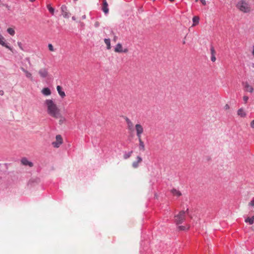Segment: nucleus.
<instances>
[{"instance_id": "1", "label": "nucleus", "mask_w": 254, "mask_h": 254, "mask_svg": "<svg viewBox=\"0 0 254 254\" xmlns=\"http://www.w3.org/2000/svg\"><path fill=\"white\" fill-rule=\"evenodd\" d=\"M47 114L51 117L59 120L60 125L66 122V119L61 113V110L53 99H47L44 102Z\"/></svg>"}, {"instance_id": "2", "label": "nucleus", "mask_w": 254, "mask_h": 254, "mask_svg": "<svg viewBox=\"0 0 254 254\" xmlns=\"http://www.w3.org/2000/svg\"><path fill=\"white\" fill-rule=\"evenodd\" d=\"M189 209H187L186 211L184 210L181 211L178 214L175 215L174 221L177 225L182 224L186 219V212H188Z\"/></svg>"}, {"instance_id": "3", "label": "nucleus", "mask_w": 254, "mask_h": 254, "mask_svg": "<svg viewBox=\"0 0 254 254\" xmlns=\"http://www.w3.org/2000/svg\"><path fill=\"white\" fill-rule=\"evenodd\" d=\"M237 7L241 11L247 13L251 11L249 4L244 0H241L237 4Z\"/></svg>"}, {"instance_id": "4", "label": "nucleus", "mask_w": 254, "mask_h": 254, "mask_svg": "<svg viewBox=\"0 0 254 254\" xmlns=\"http://www.w3.org/2000/svg\"><path fill=\"white\" fill-rule=\"evenodd\" d=\"M38 73L41 78H47L49 76L48 69L45 67L40 68L38 71Z\"/></svg>"}, {"instance_id": "5", "label": "nucleus", "mask_w": 254, "mask_h": 254, "mask_svg": "<svg viewBox=\"0 0 254 254\" xmlns=\"http://www.w3.org/2000/svg\"><path fill=\"white\" fill-rule=\"evenodd\" d=\"M135 129L137 138L141 137V135L144 131L142 126L139 124L135 125Z\"/></svg>"}, {"instance_id": "6", "label": "nucleus", "mask_w": 254, "mask_h": 254, "mask_svg": "<svg viewBox=\"0 0 254 254\" xmlns=\"http://www.w3.org/2000/svg\"><path fill=\"white\" fill-rule=\"evenodd\" d=\"M56 141L52 143L54 147L58 148L63 143V138L61 135H57L56 136Z\"/></svg>"}, {"instance_id": "7", "label": "nucleus", "mask_w": 254, "mask_h": 254, "mask_svg": "<svg viewBox=\"0 0 254 254\" xmlns=\"http://www.w3.org/2000/svg\"><path fill=\"white\" fill-rule=\"evenodd\" d=\"M61 9L62 14L63 15V16L65 18H68L70 16V13H69V12L67 10V7L64 5H63L61 6Z\"/></svg>"}, {"instance_id": "8", "label": "nucleus", "mask_w": 254, "mask_h": 254, "mask_svg": "<svg viewBox=\"0 0 254 254\" xmlns=\"http://www.w3.org/2000/svg\"><path fill=\"white\" fill-rule=\"evenodd\" d=\"M115 52L117 53H127L128 52V49L127 48L123 49L122 45L120 43H118L115 48Z\"/></svg>"}, {"instance_id": "9", "label": "nucleus", "mask_w": 254, "mask_h": 254, "mask_svg": "<svg viewBox=\"0 0 254 254\" xmlns=\"http://www.w3.org/2000/svg\"><path fill=\"white\" fill-rule=\"evenodd\" d=\"M125 121L127 124V128L128 130L130 131H133L134 130V125L133 123L127 117H126Z\"/></svg>"}, {"instance_id": "10", "label": "nucleus", "mask_w": 254, "mask_h": 254, "mask_svg": "<svg viewBox=\"0 0 254 254\" xmlns=\"http://www.w3.org/2000/svg\"><path fill=\"white\" fill-rule=\"evenodd\" d=\"M21 69L25 73V76L27 78L29 79L31 81L33 80V77L32 76V73L30 72H29L27 70L25 69L23 67H21Z\"/></svg>"}, {"instance_id": "11", "label": "nucleus", "mask_w": 254, "mask_h": 254, "mask_svg": "<svg viewBox=\"0 0 254 254\" xmlns=\"http://www.w3.org/2000/svg\"><path fill=\"white\" fill-rule=\"evenodd\" d=\"M4 37L0 34V45L2 46L5 47L11 51H12V49L11 47L8 46L4 41Z\"/></svg>"}, {"instance_id": "12", "label": "nucleus", "mask_w": 254, "mask_h": 254, "mask_svg": "<svg viewBox=\"0 0 254 254\" xmlns=\"http://www.w3.org/2000/svg\"><path fill=\"white\" fill-rule=\"evenodd\" d=\"M244 89L247 92L253 93L254 92L253 87L250 85L248 82H245L244 84Z\"/></svg>"}, {"instance_id": "13", "label": "nucleus", "mask_w": 254, "mask_h": 254, "mask_svg": "<svg viewBox=\"0 0 254 254\" xmlns=\"http://www.w3.org/2000/svg\"><path fill=\"white\" fill-rule=\"evenodd\" d=\"M41 93L43 95L46 96H49L52 94L50 89L48 87L43 88L41 90Z\"/></svg>"}, {"instance_id": "14", "label": "nucleus", "mask_w": 254, "mask_h": 254, "mask_svg": "<svg viewBox=\"0 0 254 254\" xmlns=\"http://www.w3.org/2000/svg\"><path fill=\"white\" fill-rule=\"evenodd\" d=\"M108 4L106 0H103V6H102V10L105 14H107L109 12V9L108 8Z\"/></svg>"}, {"instance_id": "15", "label": "nucleus", "mask_w": 254, "mask_h": 254, "mask_svg": "<svg viewBox=\"0 0 254 254\" xmlns=\"http://www.w3.org/2000/svg\"><path fill=\"white\" fill-rule=\"evenodd\" d=\"M57 91L59 94V95L62 98H64L65 97V92L62 90V87L58 85L57 86Z\"/></svg>"}, {"instance_id": "16", "label": "nucleus", "mask_w": 254, "mask_h": 254, "mask_svg": "<svg viewBox=\"0 0 254 254\" xmlns=\"http://www.w3.org/2000/svg\"><path fill=\"white\" fill-rule=\"evenodd\" d=\"M237 115L242 118H245L246 117L247 114L244 109L240 108L237 111Z\"/></svg>"}, {"instance_id": "17", "label": "nucleus", "mask_w": 254, "mask_h": 254, "mask_svg": "<svg viewBox=\"0 0 254 254\" xmlns=\"http://www.w3.org/2000/svg\"><path fill=\"white\" fill-rule=\"evenodd\" d=\"M139 141V149L140 150L144 151L145 150V145L144 144L143 141H142L141 137L138 138Z\"/></svg>"}, {"instance_id": "18", "label": "nucleus", "mask_w": 254, "mask_h": 254, "mask_svg": "<svg viewBox=\"0 0 254 254\" xmlns=\"http://www.w3.org/2000/svg\"><path fill=\"white\" fill-rule=\"evenodd\" d=\"M142 158L140 157L137 156V161H135V162H133L132 167L134 168H136L138 166L139 163H140L142 161Z\"/></svg>"}, {"instance_id": "19", "label": "nucleus", "mask_w": 254, "mask_h": 254, "mask_svg": "<svg viewBox=\"0 0 254 254\" xmlns=\"http://www.w3.org/2000/svg\"><path fill=\"white\" fill-rule=\"evenodd\" d=\"M171 192H172V193L174 195L177 196H178V197L182 195L181 192L179 190H176L175 189H172L171 190Z\"/></svg>"}, {"instance_id": "20", "label": "nucleus", "mask_w": 254, "mask_h": 254, "mask_svg": "<svg viewBox=\"0 0 254 254\" xmlns=\"http://www.w3.org/2000/svg\"><path fill=\"white\" fill-rule=\"evenodd\" d=\"M21 162L24 165H29L30 167L33 166L32 163L31 162H29L28 160H27L25 158L22 159L21 160Z\"/></svg>"}, {"instance_id": "21", "label": "nucleus", "mask_w": 254, "mask_h": 254, "mask_svg": "<svg viewBox=\"0 0 254 254\" xmlns=\"http://www.w3.org/2000/svg\"><path fill=\"white\" fill-rule=\"evenodd\" d=\"M199 18L197 16H195L192 18L193 24L192 26H194L199 23Z\"/></svg>"}, {"instance_id": "22", "label": "nucleus", "mask_w": 254, "mask_h": 254, "mask_svg": "<svg viewBox=\"0 0 254 254\" xmlns=\"http://www.w3.org/2000/svg\"><path fill=\"white\" fill-rule=\"evenodd\" d=\"M245 222L249 223V224L252 225L254 223V216H252L251 218L248 217L245 220Z\"/></svg>"}, {"instance_id": "23", "label": "nucleus", "mask_w": 254, "mask_h": 254, "mask_svg": "<svg viewBox=\"0 0 254 254\" xmlns=\"http://www.w3.org/2000/svg\"><path fill=\"white\" fill-rule=\"evenodd\" d=\"M104 42L107 46V49L110 50L111 48L110 39H105Z\"/></svg>"}, {"instance_id": "24", "label": "nucleus", "mask_w": 254, "mask_h": 254, "mask_svg": "<svg viewBox=\"0 0 254 254\" xmlns=\"http://www.w3.org/2000/svg\"><path fill=\"white\" fill-rule=\"evenodd\" d=\"M7 32L11 36H13L15 34V30L12 28H8L7 29Z\"/></svg>"}, {"instance_id": "25", "label": "nucleus", "mask_w": 254, "mask_h": 254, "mask_svg": "<svg viewBox=\"0 0 254 254\" xmlns=\"http://www.w3.org/2000/svg\"><path fill=\"white\" fill-rule=\"evenodd\" d=\"M189 228H190V226H188V227H186L184 226H179L178 227V230L180 231H184L185 230H189Z\"/></svg>"}, {"instance_id": "26", "label": "nucleus", "mask_w": 254, "mask_h": 254, "mask_svg": "<svg viewBox=\"0 0 254 254\" xmlns=\"http://www.w3.org/2000/svg\"><path fill=\"white\" fill-rule=\"evenodd\" d=\"M47 8L48 9L49 11H50V12L52 14H54V11H55V9L54 8H53L50 4H48L47 5Z\"/></svg>"}, {"instance_id": "27", "label": "nucleus", "mask_w": 254, "mask_h": 254, "mask_svg": "<svg viewBox=\"0 0 254 254\" xmlns=\"http://www.w3.org/2000/svg\"><path fill=\"white\" fill-rule=\"evenodd\" d=\"M48 48H49V50L51 52H54L55 51V49H54L53 46L52 45V44H48Z\"/></svg>"}, {"instance_id": "28", "label": "nucleus", "mask_w": 254, "mask_h": 254, "mask_svg": "<svg viewBox=\"0 0 254 254\" xmlns=\"http://www.w3.org/2000/svg\"><path fill=\"white\" fill-rule=\"evenodd\" d=\"M210 51H211V55H215L216 52H215L214 48L213 46H211Z\"/></svg>"}, {"instance_id": "29", "label": "nucleus", "mask_w": 254, "mask_h": 254, "mask_svg": "<svg viewBox=\"0 0 254 254\" xmlns=\"http://www.w3.org/2000/svg\"><path fill=\"white\" fill-rule=\"evenodd\" d=\"M17 45L19 47V48H20V50H21L22 51H24V49L22 47V44L21 43V42H17Z\"/></svg>"}, {"instance_id": "30", "label": "nucleus", "mask_w": 254, "mask_h": 254, "mask_svg": "<svg viewBox=\"0 0 254 254\" xmlns=\"http://www.w3.org/2000/svg\"><path fill=\"white\" fill-rule=\"evenodd\" d=\"M243 98V100L245 102V103H247L249 100V97L247 96H244Z\"/></svg>"}, {"instance_id": "31", "label": "nucleus", "mask_w": 254, "mask_h": 254, "mask_svg": "<svg viewBox=\"0 0 254 254\" xmlns=\"http://www.w3.org/2000/svg\"><path fill=\"white\" fill-rule=\"evenodd\" d=\"M249 205H251L253 207H254V197L253 198V199L250 201V202L249 203Z\"/></svg>"}, {"instance_id": "32", "label": "nucleus", "mask_w": 254, "mask_h": 254, "mask_svg": "<svg viewBox=\"0 0 254 254\" xmlns=\"http://www.w3.org/2000/svg\"><path fill=\"white\" fill-rule=\"evenodd\" d=\"M211 60L213 62H215L216 61L215 55H211Z\"/></svg>"}, {"instance_id": "33", "label": "nucleus", "mask_w": 254, "mask_h": 254, "mask_svg": "<svg viewBox=\"0 0 254 254\" xmlns=\"http://www.w3.org/2000/svg\"><path fill=\"white\" fill-rule=\"evenodd\" d=\"M131 152H130V153H129L125 155H124V158L125 159H127L128 158H129L130 156V155H131Z\"/></svg>"}, {"instance_id": "34", "label": "nucleus", "mask_w": 254, "mask_h": 254, "mask_svg": "<svg viewBox=\"0 0 254 254\" xmlns=\"http://www.w3.org/2000/svg\"><path fill=\"white\" fill-rule=\"evenodd\" d=\"M250 126L252 128H254V120L252 121V122H251Z\"/></svg>"}, {"instance_id": "35", "label": "nucleus", "mask_w": 254, "mask_h": 254, "mask_svg": "<svg viewBox=\"0 0 254 254\" xmlns=\"http://www.w3.org/2000/svg\"><path fill=\"white\" fill-rule=\"evenodd\" d=\"M100 25V23L98 21H96L95 22L94 26L95 27H98Z\"/></svg>"}, {"instance_id": "36", "label": "nucleus", "mask_w": 254, "mask_h": 254, "mask_svg": "<svg viewBox=\"0 0 254 254\" xmlns=\"http://www.w3.org/2000/svg\"><path fill=\"white\" fill-rule=\"evenodd\" d=\"M229 108H230V107L228 104H226L225 105V106H224L225 110H227L229 109Z\"/></svg>"}, {"instance_id": "37", "label": "nucleus", "mask_w": 254, "mask_h": 254, "mask_svg": "<svg viewBox=\"0 0 254 254\" xmlns=\"http://www.w3.org/2000/svg\"><path fill=\"white\" fill-rule=\"evenodd\" d=\"M202 4L204 5L206 4V2L205 0H200Z\"/></svg>"}, {"instance_id": "38", "label": "nucleus", "mask_w": 254, "mask_h": 254, "mask_svg": "<svg viewBox=\"0 0 254 254\" xmlns=\"http://www.w3.org/2000/svg\"><path fill=\"white\" fill-rule=\"evenodd\" d=\"M3 94H4V92H3V91H2V90H0V95H1V96H2V95H3Z\"/></svg>"}, {"instance_id": "39", "label": "nucleus", "mask_w": 254, "mask_h": 254, "mask_svg": "<svg viewBox=\"0 0 254 254\" xmlns=\"http://www.w3.org/2000/svg\"><path fill=\"white\" fill-rule=\"evenodd\" d=\"M82 19H85L86 18V15L85 14L82 15Z\"/></svg>"}, {"instance_id": "40", "label": "nucleus", "mask_w": 254, "mask_h": 254, "mask_svg": "<svg viewBox=\"0 0 254 254\" xmlns=\"http://www.w3.org/2000/svg\"><path fill=\"white\" fill-rule=\"evenodd\" d=\"M72 19L73 20H76V18H75V16H72Z\"/></svg>"}, {"instance_id": "41", "label": "nucleus", "mask_w": 254, "mask_h": 254, "mask_svg": "<svg viewBox=\"0 0 254 254\" xmlns=\"http://www.w3.org/2000/svg\"><path fill=\"white\" fill-rule=\"evenodd\" d=\"M31 2H33L35 0H29Z\"/></svg>"}, {"instance_id": "42", "label": "nucleus", "mask_w": 254, "mask_h": 254, "mask_svg": "<svg viewBox=\"0 0 254 254\" xmlns=\"http://www.w3.org/2000/svg\"><path fill=\"white\" fill-rule=\"evenodd\" d=\"M171 2H173L174 1V0H169Z\"/></svg>"}, {"instance_id": "43", "label": "nucleus", "mask_w": 254, "mask_h": 254, "mask_svg": "<svg viewBox=\"0 0 254 254\" xmlns=\"http://www.w3.org/2000/svg\"><path fill=\"white\" fill-rule=\"evenodd\" d=\"M198 1V0H195V1Z\"/></svg>"}]
</instances>
